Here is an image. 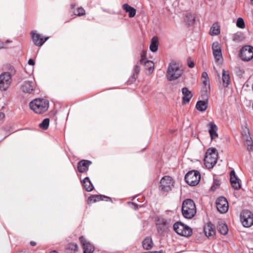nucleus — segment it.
<instances>
[{
  "label": "nucleus",
  "instance_id": "1",
  "mask_svg": "<svg viewBox=\"0 0 253 253\" xmlns=\"http://www.w3.org/2000/svg\"><path fill=\"white\" fill-rule=\"evenodd\" d=\"M182 74L183 70L178 63L172 61L169 64L166 73V77L168 81L176 80L181 77Z\"/></svg>",
  "mask_w": 253,
  "mask_h": 253
},
{
  "label": "nucleus",
  "instance_id": "2",
  "mask_svg": "<svg viewBox=\"0 0 253 253\" xmlns=\"http://www.w3.org/2000/svg\"><path fill=\"white\" fill-rule=\"evenodd\" d=\"M31 110L37 114H42L46 112L49 107V102L43 98H36L29 104Z\"/></svg>",
  "mask_w": 253,
  "mask_h": 253
},
{
  "label": "nucleus",
  "instance_id": "3",
  "mask_svg": "<svg viewBox=\"0 0 253 253\" xmlns=\"http://www.w3.org/2000/svg\"><path fill=\"white\" fill-rule=\"evenodd\" d=\"M182 213L184 218L191 219L196 213V205L194 201L190 199H187L182 203Z\"/></svg>",
  "mask_w": 253,
  "mask_h": 253
},
{
  "label": "nucleus",
  "instance_id": "4",
  "mask_svg": "<svg viewBox=\"0 0 253 253\" xmlns=\"http://www.w3.org/2000/svg\"><path fill=\"white\" fill-rule=\"evenodd\" d=\"M15 74V70H10V72H5L0 75V89L6 90L11 83V78Z\"/></svg>",
  "mask_w": 253,
  "mask_h": 253
},
{
  "label": "nucleus",
  "instance_id": "5",
  "mask_svg": "<svg viewBox=\"0 0 253 253\" xmlns=\"http://www.w3.org/2000/svg\"><path fill=\"white\" fill-rule=\"evenodd\" d=\"M204 162L206 167L208 169L212 168L217 162V154L216 149L210 148L206 153L204 158Z\"/></svg>",
  "mask_w": 253,
  "mask_h": 253
},
{
  "label": "nucleus",
  "instance_id": "6",
  "mask_svg": "<svg viewBox=\"0 0 253 253\" xmlns=\"http://www.w3.org/2000/svg\"><path fill=\"white\" fill-rule=\"evenodd\" d=\"M174 231L178 235L188 237L192 234V229L181 222H176L173 226Z\"/></svg>",
  "mask_w": 253,
  "mask_h": 253
},
{
  "label": "nucleus",
  "instance_id": "7",
  "mask_svg": "<svg viewBox=\"0 0 253 253\" xmlns=\"http://www.w3.org/2000/svg\"><path fill=\"white\" fill-rule=\"evenodd\" d=\"M201 174L197 170H191L185 175L184 179L186 182L189 185L194 186L197 185L200 180Z\"/></svg>",
  "mask_w": 253,
  "mask_h": 253
},
{
  "label": "nucleus",
  "instance_id": "8",
  "mask_svg": "<svg viewBox=\"0 0 253 253\" xmlns=\"http://www.w3.org/2000/svg\"><path fill=\"white\" fill-rule=\"evenodd\" d=\"M156 222L158 233L162 234L168 230L170 225V219H166L162 217H158Z\"/></svg>",
  "mask_w": 253,
  "mask_h": 253
},
{
  "label": "nucleus",
  "instance_id": "9",
  "mask_svg": "<svg viewBox=\"0 0 253 253\" xmlns=\"http://www.w3.org/2000/svg\"><path fill=\"white\" fill-rule=\"evenodd\" d=\"M240 219L243 225L249 227L253 224V214L249 210H243L240 215Z\"/></svg>",
  "mask_w": 253,
  "mask_h": 253
},
{
  "label": "nucleus",
  "instance_id": "10",
  "mask_svg": "<svg viewBox=\"0 0 253 253\" xmlns=\"http://www.w3.org/2000/svg\"><path fill=\"white\" fill-rule=\"evenodd\" d=\"M173 187V181L169 176H164L161 180L160 189L161 191L168 192L171 191Z\"/></svg>",
  "mask_w": 253,
  "mask_h": 253
},
{
  "label": "nucleus",
  "instance_id": "11",
  "mask_svg": "<svg viewBox=\"0 0 253 253\" xmlns=\"http://www.w3.org/2000/svg\"><path fill=\"white\" fill-rule=\"evenodd\" d=\"M241 58L244 61H248L253 58V47L245 45L240 50Z\"/></svg>",
  "mask_w": 253,
  "mask_h": 253
},
{
  "label": "nucleus",
  "instance_id": "12",
  "mask_svg": "<svg viewBox=\"0 0 253 253\" xmlns=\"http://www.w3.org/2000/svg\"><path fill=\"white\" fill-rule=\"evenodd\" d=\"M36 84L34 80L25 81L22 84L21 89L26 93L34 94L36 90Z\"/></svg>",
  "mask_w": 253,
  "mask_h": 253
},
{
  "label": "nucleus",
  "instance_id": "13",
  "mask_svg": "<svg viewBox=\"0 0 253 253\" xmlns=\"http://www.w3.org/2000/svg\"><path fill=\"white\" fill-rule=\"evenodd\" d=\"M216 206L218 211L221 213H226L229 208L227 199L224 197H219L216 200Z\"/></svg>",
  "mask_w": 253,
  "mask_h": 253
},
{
  "label": "nucleus",
  "instance_id": "14",
  "mask_svg": "<svg viewBox=\"0 0 253 253\" xmlns=\"http://www.w3.org/2000/svg\"><path fill=\"white\" fill-rule=\"evenodd\" d=\"M30 34L33 42L37 46H41L42 45L49 39L48 37L42 38L41 35L37 33L35 31H31Z\"/></svg>",
  "mask_w": 253,
  "mask_h": 253
},
{
  "label": "nucleus",
  "instance_id": "15",
  "mask_svg": "<svg viewBox=\"0 0 253 253\" xmlns=\"http://www.w3.org/2000/svg\"><path fill=\"white\" fill-rule=\"evenodd\" d=\"M140 63L141 65H144L146 69L150 71L154 69V64L153 62L147 59L146 55L144 52H143L141 54Z\"/></svg>",
  "mask_w": 253,
  "mask_h": 253
},
{
  "label": "nucleus",
  "instance_id": "16",
  "mask_svg": "<svg viewBox=\"0 0 253 253\" xmlns=\"http://www.w3.org/2000/svg\"><path fill=\"white\" fill-rule=\"evenodd\" d=\"M79 239L84 248V253H93L94 250L93 245L89 242H87L83 236H81Z\"/></svg>",
  "mask_w": 253,
  "mask_h": 253
},
{
  "label": "nucleus",
  "instance_id": "17",
  "mask_svg": "<svg viewBox=\"0 0 253 253\" xmlns=\"http://www.w3.org/2000/svg\"><path fill=\"white\" fill-rule=\"evenodd\" d=\"M230 181L232 186L235 190H238L241 188L239 179L236 175L234 170H232L230 173Z\"/></svg>",
  "mask_w": 253,
  "mask_h": 253
},
{
  "label": "nucleus",
  "instance_id": "18",
  "mask_svg": "<svg viewBox=\"0 0 253 253\" xmlns=\"http://www.w3.org/2000/svg\"><path fill=\"white\" fill-rule=\"evenodd\" d=\"M207 126L209 128V132L211 140L214 139L218 137L217 133V127L214 123L210 122L207 125Z\"/></svg>",
  "mask_w": 253,
  "mask_h": 253
},
{
  "label": "nucleus",
  "instance_id": "19",
  "mask_svg": "<svg viewBox=\"0 0 253 253\" xmlns=\"http://www.w3.org/2000/svg\"><path fill=\"white\" fill-rule=\"evenodd\" d=\"M91 162L88 160H83L78 163V170L81 173L86 172L88 169V167L91 165Z\"/></svg>",
  "mask_w": 253,
  "mask_h": 253
},
{
  "label": "nucleus",
  "instance_id": "20",
  "mask_svg": "<svg viewBox=\"0 0 253 253\" xmlns=\"http://www.w3.org/2000/svg\"><path fill=\"white\" fill-rule=\"evenodd\" d=\"M204 231L206 236L208 237L213 236L215 234V227L211 222H209L205 226Z\"/></svg>",
  "mask_w": 253,
  "mask_h": 253
},
{
  "label": "nucleus",
  "instance_id": "21",
  "mask_svg": "<svg viewBox=\"0 0 253 253\" xmlns=\"http://www.w3.org/2000/svg\"><path fill=\"white\" fill-rule=\"evenodd\" d=\"M244 132L245 133V135L243 133V135H244V139L246 141V144L247 145V149L249 151L253 150V141L252 140V138L250 136L249 133V129L247 128H246V129L244 130Z\"/></svg>",
  "mask_w": 253,
  "mask_h": 253
},
{
  "label": "nucleus",
  "instance_id": "22",
  "mask_svg": "<svg viewBox=\"0 0 253 253\" xmlns=\"http://www.w3.org/2000/svg\"><path fill=\"white\" fill-rule=\"evenodd\" d=\"M182 93L183 95L182 97V103L186 104L190 102V100L193 96L191 92L186 87L182 88Z\"/></svg>",
  "mask_w": 253,
  "mask_h": 253
},
{
  "label": "nucleus",
  "instance_id": "23",
  "mask_svg": "<svg viewBox=\"0 0 253 253\" xmlns=\"http://www.w3.org/2000/svg\"><path fill=\"white\" fill-rule=\"evenodd\" d=\"M222 84L224 87H228V85L231 83V80L228 71L222 70Z\"/></svg>",
  "mask_w": 253,
  "mask_h": 253
},
{
  "label": "nucleus",
  "instance_id": "24",
  "mask_svg": "<svg viewBox=\"0 0 253 253\" xmlns=\"http://www.w3.org/2000/svg\"><path fill=\"white\" fill-rule=\"evenodd\" d=\"M83 185L86 191H91L93 188V185L88 177H85L82 181Z\"/></svg>",
  "mask_w": 253,
  "mask_h": 253
},
{
  "label": "nucleus",
  "instance_id": "25",
  "mask_svg": "<svg viewBox=\"0 0 253 253\" xmlns=\"http://www.w3.org/2000/svg\"><path fill=\"white\" fill-rule=\"evenodd\" d=\"M218 231L222 235H226L228 231L226 224L223 222H218L217 225Z\"/></svg>",
  "mask_w": 253,
  "mask_h": 253
},
{
  "label": "nucleus",
  "instance_id": "26",
  "mask_svg": "<svg viewBox=\"0 0 253 253\" xmlns=\"http://www.w3.org/2000/svg\"><path fill=\"white\" fill-rule=\"evenodd\" d=\"M105 199H106L105 201H108V200H109L110 201H112V199L110 198L102 195H93L88 198V200H89L90 201H92L93 202L95 203L100 201L105 200Z\"/></svg>",
  "mask_w": 253,
  "mask_h": 253
},
{
  "label": "nucleus",
  "instance_id": "27",
  "mask_svg": "<svg viewBox=\"0 0 253 253\" xmlns=\"http://www.w3.org/2000/svg\"><path fill=\"white\" fill-rule=\"evenodd\" d=\"M123 8L126 12H128L129 17L130 18L133 17L136 14V9L127 3L123 4Z\"/></svg>",
  "mask_w": 253,
  "mask_h": 253
},
{
  "label": "nucleus",
  "instance_id": "28",
  "mask_svg": "<svg viewBox=\"0 0 253 253\" xmlns=\"http://www.w3.org/2000/svg\"><path fill=\"white\" fill-rule=\"evenodd\" d=\"M153 243L151 238L149 237H146L142 242V246L144 249L149 250L151 249L153 246Z\"/></svg>",
  "mask_w": 253,
  "mask_h": 253
},
{
  "label": "nucleus",
  "instance_id": "29",
  "mask_svg": "<svg viewBox=\"0 0 253 253\" xmlns=\"http://www.w3.org/2000/svg\"><path fill=\"white\" fill-rule=\"evenodd\" d=\"M208 107L207 102L206 101L199 100L197 101L196 108V109L201 112L205 111Z\"/></svg>",
  "mask_w": 253,
  "mask_h": 253
},
{
  "label": "nucleus",
  "instance_id": "30",
  "mask_svg": "<svg viewBox=\"0 0 253 253\" xmlns=\"http://www.w3.org/2000/svg\"><path fill=\"white\" fill-rule=\"evenodd\" d=\"M220 26L217 23L213 24L211 28L210 34L211 36H216L220 34Z\"/></svg>",
  "mask_w": 253,
  "mask_h": 253
},
{
  "label": "nucleus",
  "instance_id": "31",
  "mask_svg": "<svg viewBox=\"0 0 253 253\" xmlns=\"http://www.w3.org/2000/svg\"><path fill=\"white\" fill-rule=\"evenodd\" d=\"M140 71V67L138 65H135L133 68L132 75L129 79V81L131 83L134 82L138 77Z\"/></svg>",
  "mask_w": 253,
  "mask_h": 253
},
{
  "label": "nucleus",
  "instance_id": "32",
  "mask_svg": "<svg viewBox=\"0 0 253 253\" xmlns=\"http://www.w3.org/2000/svg\"><path fill=\"white\" fill-rule=\"evenodd\" d=\"M158 40L156 37H153L151 40V44L150 45V49L152 52H155L158 50Z\"/></svg>",
  "mask_w": 253,
  "mask_h": 253
},
{
  "label": "nucleus",
  "instance_id": "33",
  "mask_svg": "<svg viewBox=\"0 0 253 253\" xmlns=\"http://www.w3.org/2000/svg\"><path fill=\"white\" fill-rule=\"evenodd\" d=\"M66 250L71 251L69 253H75L78 249V246L77 244L70 243L66 247Z\"/></svg>",
  "mask_w": 253,
  "mask_h": 253
},
{
  "label": "nucleus",
  "instance_id": "34",
  "mask_svg": "<svg viewBox=\"0 0 253 253\" xmlns=\"http://www.w3.org/2000/svg\"><path fill=\"white\" fill-rule=\"evenodd\" d=\"M185 20L187 24L189 25H192L195 21V17L191 13H188L186 15Z\"/></svg>",
  "mask_w": 253,
  "mask_h": 253
},
{
  "label": "nucleus",
  "instance_id": "35",
  "mask_svg": "<svg viewBox=\"0 0 253 253\" xmlns=\"http://www.w3.org/2000/svg\"><path fill=\"white\" fill-rule=\"evenodd\" d=\"M49 124V119L48 118L44 119L42 122L40 124V127L43 130H46L48 128Z\"/></svg>",
  "mask_w": 253,
  "mask_h": 253
},
{
  "label": "nucleus",
  "instance_id": "36",
  "mask_svg": "<svg viewBox=\"0 0 253 253\" xmlns=\"http://www.w3.org/2000/svg\"><path fill=\"white\" fill-rule=\"evenodd\" d=\"M212 52L215 60L216 61L219 60L220 58L222 57L221 49L214 50Z\"/></svg>",
  "mask_w": 253,
  "mask_h": 253
},
{
  "label": "nucleus",
  "instance_id": "37",
  "mask_svg": "<svg viewBox=\"0 0 253 253\" xmlns=\"http://www.w3.org/2000/svg\"><path fill=\"white\" fill-rule=\"evenodd\" d=\"M220 181L217 179H214L213 184L211 187V190L212 191H215L220 185Z\"/></svg>",
  "mask_w": 253,
  "mask_h": 253
},
{
  "label": "nucleus",
  "instance_id": "38",
  "mask_svg": "<svg viewBox=\"0 0 253 253\" xmlns=\"http://www.w3.org/2000/svg\"><path fill=\"white\" fill-rule=\"evenodd\" d=\"M74 13L75 15L80 16L85 14V10L82 7H78L76 10H74Z\"/></svg>",
  "mask_w": 253,
  "mask_h": 253
},
{
  "label": "nucleus",
  "instance_id": "39",
  "mask_svg": "<svg viewBox=\"0 0 253 253\" xmlns=\"http://www.w3.org/2000/svg\"><path fill=\"white\" fill-rule=\"evenodd\" d=\"M236 25L240 28H244L245 27V22L242 18L239 17L237 19Z\"/></svg>",
  "mask_w": 253,
  "mask_h": 253
},
{
  "label": "nucleus",
  "instance_id": "40",
  "mask_svg": "<svg viewBox=\"0 0 253 253\" xmlns=\"http://www.w3.org/2000/svg\"><path fill=\"white\" fill-rule=\"evenodd\" d=\"M212 51L214 50L221 49V47H220V45L219 43H218V42H215L212 43Z\"/></svg>",
  "mask_w": 253,
  "mask_h": 253
},
{
  "label": "nucleus",
  "instance_id": "41",
  "mask_svg": "<svg viewBox=\"0 0 253 253\" xmlns=\"http://www.w3.org/2000/svg\"><path fill=\"white\" fill-rule=\"evenodd\" d=\"M242 34L241 33H237L234 35L233 40L234 41H239L241 40Z\"/></svg>",
  "mask_w": 253,
  "mask_h": 253
},
{
  "label": "nucleus",
  "instance_id": "42",
  "mask_svg": "<svg viewBox=\"0 0 253 253\" xmlns=\"http://www.w3.org/2000/svg\"><path fill=\"white\" fill-rule=\"evenodd\" d=\"M128 204L130 205L131 206V207L135 210H137L138 209V207H142V206L138 205L133 202L128 203Z\"/></svg>",
  "mask_w": 253,
  "mask_h": 253
},
{
  "label": "nucleus",
  "instance_id": "43",
  "mask_svg": "<svg viewBox=\"0 0 253 253\" xmlns=\"http://www.w3.org/2000/svg\"><path fill=\"white\" fill-rule=\"evenodd\" d=\"M188 66L190 68H193L194 67V63L193 61L190 60H188L187 61Z\"/></svg>",
  "mask_w": 253,
  "mask_h": 253
},
{
  "label": "nucleus",
  "instance_id": "44",
  "mask_svg": "<svg viewBox=\"0 0 253 253\" xmlns=\"http://www.w3.org/2000/svg\"><path fill=\"white\" fill-rule=\"evenodd\" d=\"M203 84L206 86V85H208L210 87V81L209 79H204L203 81Z\"/></svg>",
  "mask_w": 253,
  "mask_h": 253
},
{
  "label": "nucleus",
  "instance_id": "45",
  "mask_svg": "<svg viewBox=\"0 0 253 253\" xmlns=\"http://www.w3.org/2000/svg\"><path fill=\"white\" fill-rule=\"evenodd\" d=\"M28 63L30 65H34L35 64V61L33 59H30L28 60Z\"/></svg>",
  "mask_w": 253,
  "mask_h": 253
},
{
  "label": "nucleus",
  "instance_id": "46",
  "mask_svg": "<svg viewBox=\"0 0 253 253\" xmlns=\"http://www.w3.org/2000/svg\"><path fill=\"white\" fill-rule=\"evenodd\" d=\"M202 77L204 79H209L208 74L205 72L202 73Z\"/></svg>",
  "mask_w": 253,
  "mask_h": 253
},
{
  "label": "nucleus",
  "instance_id": "47",
  "mask_svg": "<svg viewBox=\"0 0 253 253\" xmlns=\"http://www.w3.org/2000/svg\"><path fill=\"white\" fill-rule=\"evenodd\" d=\"M5 117V115L3 112H0V121Z\"/></svg>",
  "mask_w": 253,
  "mask_h": 253
},
{
  "label": "nucleus",
  "instance_id": "48",
  "mask_svg": "<svg viewBox=\"0 0 253 253\" xmlns=\"http://www.w3.org/2000/svg\"><path fill=\"white\" fill-rule=\"evenodd\" d=\"M30 244H31V246H35L36 245V242H34V241H31V242H30Z\"/></svg>",
  "mask_w": 253,
  "mask_h": 253
},
{
  "label": "nucleus",
  "instance_id": "49",
  "mask_svg": "<svg viewBox=\"0 0 253 253\" xmlns=\"http://www.w3.org/2000/svg\"><path fill=\"white\" fill-rule=\"evenodd\" d=\"M50 253H58L56 251H52Z\"/></svg>",
  "mask_w": 253,
  "mask_h": 253
},
{
  "label": "nucleus",
  "instance_id": "50",
  "mask_svg": "<svg viewBox=\"0 0 253 253\" xmlns=\"http://www.w3.org/2000/svg\"><path fill=\"white\" fill-rule=\"evenodd\" d=\"M250 3L252 5H253V0H250Z\"/></svg>",
  "mask_w": 253,
  "mask_h": 253
},
{
  "label": "nucleus",
  "instance_id": "51",
  "mask_svg": "<svg viewBox=\"0 0 253 253\" xmlns=\"http://www.w3.org/2000/svg\"><path fill=\"white\" fill-rule=\"evenodd\" d=\"M75 4H71V7H72V8H73V7H75Z\"/></svg>",
  "mask_w": 253,
  "mask_h": 253
},
{
  "label": "nucleus",
  "instance_id": "52",
  "mask_svg": "<svg viewBox=\"0 0 253 253\" xmlns=\"http://www.w3.org/2000/svg\"><path fill=\"white\" fill-rule=\"evenodd\" d=\"M153 253H160V252H153Z\"/></svg>",
  "mask_w": 253,
  "mask_h": 253
},
{
  "label": "nucleus",
  "instance_id": "53",
  "mask_svg": "<svg viewBox=\"0 0 253 253\" xmlns=\"http://www.w3.org/2000/svg\"><path fill=\"white\" fill-rule=\"evenodd\" d=\"M10 68H12V69H11V70H14V68H13V67L12 68V67H10Z\"/></svg>",
  "mask_w": 253,
  "mask_h": 253
},
{
  "label": "nucleus",
  "instance_id": "54",
  "mask_svg": "<svg viewBox=\"0 0 253 253\" xmlns=\"http://www.w3.org/2000/svg\"><path fill=\"white\" fill-rule=\"evenodd\" d=\"M205 91H206V92H207V88H205Z\"/></svg>",
  "mask_w": 253,
  "mask_h": 253
}]
</instances>
